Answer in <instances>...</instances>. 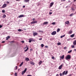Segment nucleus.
I'll return each mask as SVG.
<instances>
[{
    "instance_id": "1",
    "label": "nucleus",
    "mask_w": 76,
    "mask_h": 76,
    "mask_svg": "<svg viewBox=\"0 0 76 76\" xmlns=\"http://www.w3.org/2000/svg\"><path fill=\"white\" fill-rule=\"evenodd\" d=\"M68 73V71H64L62 73V75H66L67 74V73Z\"/></svg>"
},
{
    "instance_id": "2",
    "label": "nucleus",
    "mask_w": 76,
    "mask_h": 76,
    "mask_svg": "<svg viewBox=\"0 0 76 76\" xmlns=\"http://www.w3.org/2000/svg\"><path fill=\"white\" fill-rule=\"evenodd\" d=\"M70 58H71V56L69 55H67L66 58V60L70 59Z\"/></svg>"
},
{
    "instance_id": "3",
    "label": "nucleus",
    "mask_w": 76,
    "mask_h": 76,
    "mask_svg": "<svg viewBox=\"0 0 76 76\" xmlns=\"http://www.w3.org/2000/svg\"><path fill=\"white\" fill-rule=\"evenodd\" d=\"M26 68H25V70L22 72V75H23L24 74H25V73L26 72Z\"/></svg>"
},
{
    "instance_id": "4",
    "label": "nucleus",
    "mask_w": 76,
    "mask_h": 76,
    "mask_svg": "<svg viewBox=\"0 0 76 76\" xmlns=\"http://www.w3.org/2000/svg\"><path fill=\"white\" fill-rule=\"evenodd\" d=\"M37 23V21H34L31 22V24H35V23Z\"/></svg>"
},
{
    "instance_id": "5",
    "label": "nucleus",
    "mask_w": 76,
    "mask_h": 76,
    "mask_svg": "<svg viewBox=\"0 0 76 76\" xmlns=\"http://www.w3.org/2000/svg\"><path fill=\"white\" fill-rule=\"evenodd\" d=\"M7 6V4H5L3 5L1 7L2 8H4L5 7H6Z\"/></svg>"
},
{
    "instance_id": "6",
    "label": "nucleus",
    "mask_w": 76,
    "mask_h": 76,
    "mask_svg": "<svg viewBox=\"0 0 76 76\" xmlns=\"http://www.w3.org/2000/svg\"><path fill=\"white\" fill-rule=\"evenodd\" d=\"M55 34H56V31H54L51 33V34L52 35H55Z\"/></svg>"
},
{
    "instance_id": "7",
    "label": "nucleus",
    "mask_w": 76,
    "mask_h": 76,
    "mask_svg": "<svg viewBox=\"0 0 76 76\" xmlns=\"http://www.w3.org/2000/svg\"><path fill=\"white\" fill-rule=\"evenodd\" d=\"M64 66V64H61V65L59 67V69H61L62 68V66Z\"/></svg>"
},
{
    "instance_id": "8",
    "label": "nucleus",
    "mask_w": 76,
    "mask_h": 76,
    "mask_svg": "<svg viewBox=\"0 0 76 76\" xmlns=\"http://www.w3.org/2000/svg\"><path fill=\"white\" fill-rule=\"evenodd\" d=\"M53 4H54V2H51L50 3V7H52Z\"/></svg>"
},
{
    "instance_id": "9",
    "label": "nucleus",
    "mask_w": 76,
    "mask_h": 76,
    "mask_svg": "<svg viewBox=\"0 0 76 76\" xmlns=\"http://www.w3.org/2000/svg\"><path fill=\"white\" fill-rule=\"evenodd\" d=\"M38 34L37 33V32L34 33H33V36L35 37V36L36 35H38Z\"/></svg>"
},
{
    "instance_id": "10",
    "label": "nucleus",
    "mask_w": 76,
    "mask_h": 76,
    "mask_svg": "<svg viewBox=\"0 0 76 76\" xmlns=\"http://www.w3.org/2000/svg\"><path fill=\"white\" fill-rule=\"evenodd\" d=\"M71 10L72 11H73V12H74L75 10V9L74 8H73L72 7L71 8Z\"/></svg>"
},
{
    "instance_id": "11",
    "label": "nucleus",
    "mask_w": 76,
    "mask_h": 76,
    "mask_svg": "<svg viewBox=\"0 0 76 76\" xmlns=\"http://www.w3.org/2000/svg\"><path fill=\"white\" fill-rule=\"evenodd\" d=\"M23 16H24V15H20L18 16V18H22V17H23Z\"/></svg>"
},
{
    "instance_id": "12",
    "label": "nucleus",
    "mask_w": 76,
    "mask_h": 76,
    "mask_svg": "<svg viewBox=\"0 0 76 76\" xmlns=\"http://www.w3.org/2000/svg\"><path fill=\"white\" fill-rule=\"evenodd\" d=\"M73 32V31H72V30H71L69 31V32L68 33L69 34H72Z\"/></svg>"
},
{
    "instance_id": "13",
    "label": "nucleus",
    "mask_w": 76,
    "mask_h": 76,
    "mask_svg": "<svg viewBox=\"0 0 76 76\" xmlns=\"http://www.w3.org/2000/svg\"><path fill=\"white\" fill-rule=\"evenodd\" d=\"M10 38V36H7L6 38V40H8V39H9V38Z\"/></svg>"
},
{
    "instance_id": "14",
    "label": "nucleus",
    "mask_w": 76,
    "mask_h": 76,
    "mask_svg": "<svg viewBox=\"0 0 76 76\" xmlns=\"http://www.w3.org/2000/svg\"><path fill=\"white\" fill-rule=\"evenodd\" d=\"M30 64H33V65H35V64L34 63V62H33L32 61L30 62Z\"/></svg>"
},
{
    "instance_id": "15",
    "label": "nucleus",
    "mask_w": 76,
    "mask_h": 76,
    "mask_svg": "<svg viewBox=\"0 0 76 76\" xmlns=\"http://www.w3.org/2000/svg\"><path fill=\"white\" fill-rule=\"evenodd\" d=\"M64 58V55H63L62 56L60 57V58H61V59H63V58Z\"/></svg>"
},
{
    "instance_id": "16",
    "label": "nucleus",
    "mask_w": 76,
    "mask_h": 76,
    "mask_svg": "<svg viewBox=\"0 0 76 76\" xmlns=\"http://www.w3.org/2000/svg\"><path fill=\"white\" fill-rule=\"evenodd\" d=\"M26 61H28L29 60V58H26Z\"/></svg>"
},
{
    "instance_id": "17",
    "label": "nucleus",
    "mask_w": 76,
    "mask_h": 76,
    "mask_svg": "<svg viewBox=\"0 0 76 76\" xmlns=\"http://www.w3.org/2000/svg\"><path fill=\"white\" fill-rule=\"evenodd\" d=\"M73 45H76V40H75L74 42H73Z\"/></svg>"
},
{
    "instance_id": "18",
    "label": "nucleus",
    "mask_w": 76,
    "mask_h": 76,
    "mask_svg": "<svg viewBox=\"0 0 76 76\" xmlns=\"http://www.w3.org/2000/svg\"><path fill=\"white\" fill-rule=\"evenodd\" d=\"M74 36H75V34H72L70 36V37L71 38H73V37H74Z\"/></svg>"
},
{
    "instance_id": "19",
    "label": "nucleus",
    "mask_w": 76,
    "mask_h": 76,
    "mask_svg": "<svg viewBox=\"0 0 76 76\" xmlns=\"http://www.w3.org/2000/svg\"><path fill=\"white\" fill-rule=\"evenodd\" d=\"M65 23L66 24H69V21H66V22H65Z\"/></svg>"
},
{
    "instance_id": "20",
    "label": "nucleus",
    "mask_w": 76,
    "mask_h": 76,
    "mask_svg": "<svg viewBox=\"0 0 76 76\" xmlns=\"http://www.w3.org/2000/svg\"><path fill=\"white\" fill-rule=\"evenodd\" d=\"M22 64H23V62H22L19 65V67H21V66L22 65Z\"/></svg>"
},
{
    "instance_id": "21",
    "label": "nucleus",
    "mask_w": 76,
    "mask_h": 76,
    "mask_svg": "<svg viewBox=\"0 0 76 76\" xmlns=\"http://www.w3.org/2000/svg\"><path fill=\"white\" fill-rule=\"evenodd\" d=\"M28 48H28V47H27V48L24 50V51H25V52H26V51H28Z\"/></svg>"
},
{
    "instance_id": "22",
    "label": "nucleus",
    "mask_w": 76,
    "mask_h": 76,
    "mask_svg": "<svg viewBox=\"0 0 76 76\" xmlns=\"http://www.w3.org/2000/svg\"><path fill=\"white\" fill-rule=\"evenodd\" d=\"M48 22H45L43 23V24H44V25H46V24H48Z\"/></svg>"
},
{
    "instance_id": "23",
    "label": "nucleus",
    "mask_w": 76,
    "mask_h": 76,
    "mask_svg": "<svg viewBox=\"0 0 76 76\" xmlns=\"http://www.w3.org/2000/svg\"><path fill=\"white\" fill-rule=\"evenodd\" d=\"M73 15H74V14H73V13H72V14H71L69 15V16H73Z\"/></svg>"
},
{
    "instance_id": "24",
    "label": "nucleus",
    "mask_w": 76,
    "mask_h": 76,
    "mask_svg": "<svg viewBox=\"0 0 76 76\" xmlns=\"http://www.w3.org/2000/svg\"><path fill=\"white\" fill-rule=\"evenodd\" d=\"M60 31V28H58L57 30V32H59Z\"/></svg>"
},
{
    "instance_id": "25",
    "label": "nucleus",
    "mask_w": 76,
    "mask_h": 76,
    "mask_svg": "<svg viewBox=\"0 0 76 76\" xmlns=\"http://www.w3.org/2000/svg\"><path fill=\"white\" fill-rule=\"evenodd\" d=\"M30 0H24L25 2H27L29 1Z\"/></svg>"
},
{
    "instance_id": "26",
    "label": "nucleus",
    "mask_w": 76,
    "mask_h": 76,
    "mask_svg": "<svg viewBox=\"0 0 76 76\" xmlns=\"http://www.w3.org/2000/svg\"><path fill=\"white\" fill-rule=\"evenodd\" d=\"M6 17V15L4 14L3 15V18H5Z\"/></svg>"
},
{
    "instance_id": "27",
    "label": "nucleus",
    "mask_w": 76,
    "mask_h": 76,
    "mask_svg": "<svg viewBox=\"0 0 76 76\" xmlns=\"http://www.w3.org/2000/svg\"><path fill=\"white\" fill-rule=\"evenodd\" d=\"M42 63V61H40V62H39V65H40V64Z\"/></svg>"
},
{
    "instance_id": "28",
    "label": "nucleus",
    "mask_w": 76,
    "mask_h": 76,
    "mask_svg": "<svg viewBox=\"0 0 76 76\" xmlns=\"http://www.w3.org/2000/svg\"><path fill=\"white\" fill-rule=\"evenodd\" d=\"M72 50H70L68 52V53H72Z\"/></svg>"
},
{
    "instance_id": "29",
    "label": "nucleus",
    "mask_w": 76,
    "mask_h": 76,
    "mask_svg": "<svg viewBox=\"0 0 76 76\" xmlns=\"http://www.w3.org/2000/svg\"><path fill=\"white\" fill-rule=\"evenodd\" d=\"M18 32H21V31H22V30L21 29H19L18 30Z\"/></svg>"
},
{
    "instance_id": "30",
    "label": "nucleus",
    "mask_w": 76,
    "mask_h": 76,
    "mask_svg": "<svg viewBox=\"0 0 76 76\" xmlns=\"http://www.w3.org/2000/svg\"><path fill=\"white\" fill-rule=\"evenodd\" d=\"M60 44H61V43H60V42H58V43H57L58 45H60Z\"/></svg>"
},
{
    "instance_id": "31",
    "label": "nucleus",
    "mask_w": 76,
    "mask_h": 76,
    "mask_svg": "<svg viewBox=\"0 0 76 76\" xmlns=\"http://www.w3.org/2000/svg\"><path fill=\"white\" fill-rule=\"evenodd\" d=\"M30 39L31 40V41H34V39H33V38H31V39Z\"/></svg>"
},
{
    "instance_id": "32",
    "label": "nucleus",
    "mask_w": 76,
    "mask_h": 76,
    "mask_svg": "<svg viewBox=\"0 0 76 76\" xmlns=\"http://www.w3.org/2000/svg\"><path fill=\"white\" fill-rule=\"evenodd\" d=\"M2 12L3 13H4V12H5V10H2Z\"/></svg>"
},
{
    "instance_id": "33",
    "label": "nucleus",
    "mask_w": 76,
    "mask_h": 76,
    "mask_svg": "<svg viewBox=\"0 0 76 76\" xmlns=\"http://www.w3.org/2000/svg\"><path fill=\"white\" fill-rule=\"evenodd\" d=\"M28 42H29L31 43V42H32V40H31L30 39V40H29L28 41Z\"/></svg>"
},
{
    "instance_id": "34",
    "label": "nucleus",
    "mask_w": 76,
    "mask_h": 76,
    "mask_svg": "<svg viewBox=\"0 0 76 76\" xmlns=\"http://www.w3.org/2000/svg\"><path fill=\"white\" fill-rule=\"evenodd\" d=\"M41 46L42 47H44V44H42L41 45Z\"/></svg>"
},
{
    "instance_id": "35",
    "label": "nucleus",
    "mask_w": 76,
    "mask_h": 76,
    "mask_svg": "<svg viewBox=\"0 0 76 76\" xmlns=\"http://www.w3.org/2000/svg\"><path fill=\"white\" fill-rule=\"evenodd\" d=\"M17 73L16 72H15V76H17Z\"/></svg>"
},
{
    "instance_id": "36",
    "label": "nucleus",
    "mask_w": 76,
    "mask_h": 76,
    "mask_svg": "<svg viewBox=\"0 0 76 76\" xmlns=\"http://www.w3.org/2000/svg\"><path fill=\"white\" fill-rule=\"evenodd\" d=\"M52 25H55L56 24V23L55 22H53L52 23Z\"/></svg>"
},
{
    "instance_id": "37",
    "label": "nucleus",
    "mask_w": 76,
    "mask_h": 76,
    "mask_svg": "<svg viewBox=\"0 0 76 76\" xmlns=\"http://www.w3.org/2000/svg\"><path fill=\"white\" fill-rule=\"evenodd\" d=\"M42 38H40L39 39V40L40 41H41V40H42Z\"/></svg>"
},
{
    "instance_id": "38",
    "label": "nucleus",
    "mask_w": 76,
    "mask_h": 76,
    "mask_svg": "<svg viewBox=\"0 0 76 76\" xmlns=\"http://www.w3.org/2000/svg\"><path fill=\"white\" fill-rule=\"evenodd\" d=\"M75 46L73 45H72V48H74Z\"/></svg>"
},
{
    "instance_id": "39",
    "label": "nucleus",
    "mask_w": 76,
    "mask_h": 76,
    "mask_svg": "<svg viewBox=\"0 0 76 76\" xmlns=\"http://www.w3.org/2000/svg\"><path fill=\"white\" fill-rule=\"evenodd\" d=\"M52 59H54L55 58H54V57H52Z\"/></svg>"
},
{
    "instance_id": "40",
    "label": "nucleus",
    "mask_w": 76,
    "mask_h": 76,
    "mask_svg": "<svg viewBox=\"0 0 76 76\" xmlns=\"http://www.w3.org/2000/svg\"><path fill=\"white\" fill-rule=\"evenodd\" d=\"M3 26L0 25V28H2V27Z\"/></svg>"
},
{
    "instance_id": "41",
    "label": "nucleus",
    "mask_w": 76,
    "mask_h": 76,
    "mask_svg": "<svg viewBox=\"0 0 76 76\" xmlns=\"http://www.w3.org/2000/svg\"><path fill=\"white\" fill-rule=\"evenodd\" d=\"M66 0H61V1H65Z\"/></svg>"
},
{
    "instance_id": "42",
    "label": "nucleus",
    "mask_w": 76,
    "mask_h": 76,
    "mask_svg": "<svg viewBox=\"0 0 76 76\" xmlns=\"http://www.w3.org/2000/svg\"><path fill=\"white\" fill-rule=\"evenodd\" d=\"M63 37H64L63 36H61L60 37V38H63Z\"/></svg>"
},
{
    "instance_id": "43",
    "label": "nucleus",
    "mask_w": 76,
    "mask_h": 76,
    "mask_svg": "<svg viewBox=\"0 0 76 76\" xmlns=\"http://www.w3.org/2000/svg\"><path fill=\"white\" fill-rule=\"evenodd\" d=\"M18 69V67L17 66H16V69L15 70H17V69Z\"/></svg>"
},
{
    "instance_id": "44",
    "label": "nucleus",
    "mask_w": 76,
    "mask_h": 76,
    "mask_svg": "<svg viewBox=\"0 0 76 76\" xmlns=\"http://www.w3.org/2000/svg\"><path fill=\"white\" fill-rule=\"evenodd\" d=\"M39 32H43L42 31H39Z\"/></svg>"
},
{
    "instance_id": "45",
    "label": "nucleus",
    "mask_w": 76,
    "mask_h": 76,
    "mask_svg": "<svg viewBox=\"0 0 76 76\" xmlns=\"http://www.w3.org/2000/svg\"><path fill=\"white\" fill-rule=\"evenodd\" d=\"M59 75H60V76H61V75H62V74H61V73H60L59 74Z\"/></svg>"
},
{
    "instance_id": "46",
    "label": "nucleus",
    "mask_w": 76,
    "mask_h": 76,
    "mask_svg": "<svg viewBox=\"0 0 76 76\" xmlns=\"http://www.w3.org/2000/svg\"><path fill=\"white\" fill-rule=\"evenodd\" d=\"M24 7H25V6L24 5L23 6V8H24Z\"/></svg>"
},
{
    "instance_id": "47",
    "label": "nucleus",
    "mask_w": 76,
    "mask_h": 76,
    "mask_svg": "<svg viewBox=\"0 0 76 76\" xmlns=\"http://www.w3.org/2000/svg\"><path fill=\"white\" fill-rule=\"evenodd\" d=\"M68 76H72V74H70Z\"/></svg>"
},
{
    "instance_id": "48",
    "label": "nucleus",
    "mask_w": 76,
    "mask_h": 76,
    "mask_svg": "<svg viewBox=\"0 0 76 76\" xmlns=\"http://www.w3.org/2000/svg\"><path fill=\"white\" fill-rule=\"evenodd\" d=\"M21 42H22L23 43H24V41H21Z\"/></svg>"
},
{
    "instance_id": "49",
    "label": "nucleus",
    "mask_w": 76,
    "mask_h": 76,
    "mask_svg": "<svg viewBox=\"0 0 76 76\" xmlns=\"http://www.w3.org/2000/svg\"><path fill=\"white\" fill-rule=\"evenodd\" d=\"M45 48H48V46H45Z\"/></svg>"
},
{
    "instance_id": "50",
    "label": "nucleus",
    "mask_w": 76,
    "mask_h": 76,
    "mask_svg": "<svg viewBox=\"0 0 76 76\" xmlns=\"http://www.w3.org/2000/svg\"><path fill=\"white\" fill-rule=\"evenodd\" d=\"M49 14H50V15H51V14H52V12H49Z\"/></svg>"
},
{
    "instance_id": "51",
    "label": "nucleus",
    "mask_w": 76,
    "mask_h": 76,
    "mask_svg": "<svg viewBox=\"0 0 76 76\" xmlns=\"http://www.w3.org/2000/svg\"><path fill=\"white\" fill-rule=\"evenodd\" d=\"M7 4H9V2H8V1H7Z\"/></svg>"
},
{
    "instance_id": "52",
    "label": "nucleus",
    "mask_w": 76,
    "mask_h": 76,
    "mask_svg": "<svg viewBox=\"0 0 76 76\" xmlns=\"http://www.w3.org/2000/svg\"><path fill=\"white\" fill-rule=\"evenodd\" d=\"M2 43H4V42H5L4 41H2Z\"/></svg>"
},
{
    "instance_id": "53",
    "label": "nucleus",
    "mask_w": 76,
    "mask_h": 76,
    "mask_svg": "<svg viewBox=\"0 0 76 76\" xmlns=\"http://www.w3.org/2000/svg\"><path fill=\"white\" fill-rule=\"evenodd\" d=\"M26 47L25 48V49H26V48H27V45H26Z\"/></svg>"
},
{
    "instance_id": "54",
    "label": "nucleus",
    "mask_w": 76,
    "mask_h": 76,
    "mask_svg": "<svg viewBox=\"0 0 76 76\" xmlns=\"http://www.w3.org/2000/svg\"><path fill=\"white\" fill-rule=\"evenodd\" d=\"M35 20V18H33V21H34V20Z\"/></svg>"
},
{
    "instance_id": "55",
    "label": "nucleus",
    "mask_w": 76,
    "mask_h": 76,
    "mask_svg": "<svg viewBox=\"0 0 76 76\" xmlns=\"http://www.w3.org/2000/svg\"><path fill=\"white\" fill-rule=\"evenodd\" d=\"M27 76H32V75H28Z\"/></svg>"
},
{
    "instance_id": "56",
    "label": "nucleus",
    "mask_w": 76,
    "mask_h": 76,
    "mask_svg": "<svg viewBox=\"0 0 76 76\" xmlns=\"http://www.w3.org/2000/svg\"><path fill=\"white\" fill-rule=\"evenodd\" d=\"M64 49H66V47H65L64 48Z\"/></svg>"
},
{
    "instance_id": "57",
    "label": "nucleus",
    "mask_w": 76,
    "mask_h": 76,
    "mask_svg": "<svg viewBox=\"0 0 76 76\" xmlns=\"http://www.w3.org/2000/svg\"><path fill=\"white\" fill-rule=\"evenodd\" d=\"M56 76H58V74H57L56 75Z\"/></svg>"
},
{
    "instance_id": "58",
    "label": "nucleus",
    "mask_w": 76,
    "mask_h": 76,
    "mask_svg": "<svg viewBox=\"0 0 76 76\" xmlns=\"http://www.w3.org/2000/svg\"><path fill=\"white\" fill-rule=\"evenodd\" d=\"M67 41H70V39H67Z\"/></svg>"
},
{
    "instance_id": "59",
    "label": "nucleus",
    "mask_w": 76,
    "mask_h": 76,
    "mask_svg": "<svg viewBox=\"0 0 76 76\" xmlns=\"http://www.w3.org/2000/svg\"><path fill=\"white\" fill-rule=\"evenodd\" d=\"M63 37H65V34H64L63 35Z\"/></svg>"
},
{
    "instance_id": "60",
    "label": "nucleus",
    "mask_w": 76,
    "mask_h": 76,
    "mask_svg": "<svg viewBox=\"0 0 76 76\" xmlns=\"http://www.w3.org/2000/svg\"><path fill=\"white\" fill-rule=\"evenodd\" d=\"M20 0H16V1H19Z\"/></svg>"
},
{
    "instance_id": "61",
    "label": "nucleus",
    "mask_w": 76,
    "mask_h": 76,
    "mask_svg": "<svg viewBox=\"0 0 76 76\" xmlns=\"http://www.w3.org/2000/svg\"><path fill=\"white\" fill-rule=\"evenodd\" d=\"M76 0H74V1H76Z\"/></svg>"
},
{
    "instance_id": "62",
    "label": "nucleus",
    "mask_w": 76,
    "mask_h": 76,
    "mask_svg": "<svg viewBox=\"0 0 76 76\" xmlns=\"http://www.w3.org/2000/svg\"><path fill=\"white\" fill-rule=\"evenodd\" d=\"M75 51H76V49H74Z\"/></svg>"
},
{
    "instance_id": "63",
    "label": "nucleus",
    "mask_w": 76,
    "mask_h": 76,
    "mask_svg": "<svg viewBox=\"0 0 76 76\" xmlns=\"http://www.w3.org/2000/svg\"><path fill=\"white\" fill-rule=\"evenodd\" d=\"M75 39V38H74L73 39Z\"/></svg>"
},
{
    "instance_id": "64",
    "label": "nucleus",
    "mask_w": 76,
    "mask_h": 76,
    "mask_svg": "<svg viewBox=\"0 0 76 76\" xmlns=\"http://www.w3.org/2000/svg\"><path fill=\"white\" fill-rule=\"evenodd\" d=\"M67 7H66V8H67Z\"/></svg>"
}]
</instances>
